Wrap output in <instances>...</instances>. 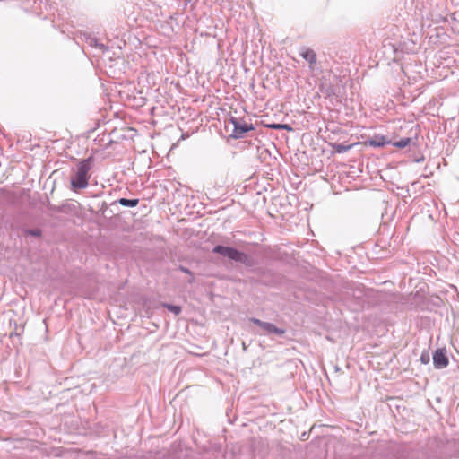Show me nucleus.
<instances>
[{"label":"nucleus","instance_id":"1","mask_svg":"<svg viewBox=\"0 0 459 459\" xmlns=\"http://www.w3.org/2000/svg\"><path fill=\"white\" fill-rule=\"evenodd\" d=\"M93 162V157L90 156L87 159L79 160L76 165L72 168L70 173V189L73 192L77 193L88 187Z\"/></svg>","mask_w":459,"mask_h":459},{"label":"nucleus","instance_id":"2","mask_svg":"<svg viewBox=\"0 0 459 459\" xmlns=\"http://www.w3.org/2000/svg\"><path fill=\"white\" fill-rule=\"evenodd\" d=\"M212 252L218 255H221L224 257H228L230 260L246 264L248 260V256L234 247H224L221 245H217L213 247Z\"/></svg>","mask_w":459,"mask_h":459},{"label":"nucleus","instance_id":"3","mask_svg":"<svg viewBox=\"0 0 459 459\" xmlns=\"http://www.w3.org/2000/svg\"><path fill=\"white\" fill-rule=\"evenodd\" d=\"M230 121L233 125L232 137L235 139L243 138L246 133L254 129L252 124L241 122L236 117H231Z\"/></svg>","mask_w":459,"mask_h":459},{"label":"nucleus","instance_id":"4","mask_svg":"<svg viewBox=\"0 0 459 459\" xmlns=\"http://www.w3.org/2000/svg\"><path fill=\"white\" fill-rule=\"evenodd\" d=\"M251 322L260 326L263 330V333L264 334H275V335H282L285 333L284 329L278 328L272 323L264 322L257 318H251Z\"/></svg>","mask_w":459,"mask_h":459},{"label":"nucleus","instance_id":"5","mask_svg":"<svg viewBox=\"0 0 459 459\" xmlns=\"http://www.w3.org/2000/svg\"><path fill=\"white\" fill-rule=\"evenodd\" d=\"M433 363L436 368H444L448 365V358L444 350H437L433 354Z\"/></svg>","mask_w":459,"mask_h":459},{"label":"nucleus","instance_id":"6","mask_svg":"<svg viewBox=\"0 0 459 459\" xmlns=\"http://www.w3.org/2000/svg\"><path fill=\"white\" fill-rule=\"evenodd\" d=\"M300 56L309 64V69L313 71L317 60L315 51L310 48H302Z\"/></svg>","mask_w":459,"mask_h":459},{"label":"nucleus","instance_id":"7","mask_svg":"<svg viewBox=\"0 0 459 459\" xmlns=\"http://www.w3.org/2000/svg\"><path fill=\"white\" fill-rule=\"evenodd\" d=\"M118 204L126 207H135L139 204L138 199H127V198H120L118 199Z\"/></svg>","mask_w":459,"mask_h":459},{"label":"nucleus","instance_id":"8","mask_svg":"<svg viewBox=\"0 0 459 459\" xmlns=\"http://www.w3.org/2000/svg\"><path fill=\"white\" fill-rule=\"evenodd\" d=\"M411 143V138L409 137H406V138H403L397 142H394L393 143L394 146L399 148V149H403L405 148L406 146H408Z\"/></svg>","mask_w":459,"mask_h":459},{"label":"nucleus","instance_id":"9","mask_svg":"<svg viewBox=\"0 0 459 459\" xmlns=\"http://www.w3.org/2000/svg\"><path fill=\"white\" fill-rule=\"evenodd\" d=\"M167 307L176 315H178L181 312V307L178 306L168 305Z\"/></svg>","mask_w":459,"mask_h":459},{"label":"nucleus","instance_id":"10","mask_svg":"<svg viewBox=\"0 0 459 459\" xmlns=\"http://www.w3.org/2000/svg\"><path fill=\"white\" fill-rule=\"evenodd\" d=\"M91 45H94V47H96L101 50L106 49L105 46L102 43H99L96 39H91Z\"/></svg>","mask_w":459,"mask_h":459},{"label":"nucleus","instance_id":"11","mask_svg":"<svg viewBox=\"0 0 459 459\" xmlns=\"http://www.w3.org/2000/svg\"><path fill=\"white\" fill-rule=\"evenodd\" d=\"M273 128H275V129H279V128H286L288 130H291V128L288 126V125H280V124H277V125H273L272 126Z\"/></svg>","mask_w":459,"mask_h":459},{"label":"nucleus","instance_id":"12","mask_svg":"<svg viewBox=\"0 0 459 459\" xmlns=\"http://www.w3.org/2000/svg\"><path fill=\"white\" fill-rule=\"evenodd\" d=\"M29 233L32 236H40V230H31L29 231Z\"/></svg>","mask_w":459,"mask_h":459},{"label":"nucleus","instance_id":"13","mask_svg":"<svg viewBox=\"0 0 459 459\" xmlns=\"http://www.w3.org/2000/svg\"><path fill=\"white\" fill-rule=\"evenodd\" d=\"M325 95H326L327 97H330V96H332L333 94H334L333 90L332 88H327V89L325 90Z\"/></svg>","mask_w":459,"mask_h":459},{"label":"nucleus","instance_id":"14","mask_svg":"<svg viewBox=\"0 0 459 459\" xmlns=\"http://www.w3.org/2000/svg\"><path fill=\"white\" fill-rule=\"evenodd\" d=\"M372 143L376 146H383L385 144L384 143H377V142H373Z\"/></svg>","mask_w":459,"mask_h":459},{"label":"nucleus","instance_id":"15","mask_svg":"<svg viewBox=\"0 0 459 459\" xmlns=\"http://www.w3.org/2000/svg\"><path fill=\"white\" fill-rule=\"evenodd\" d=\"M181 270L186 273H190V271L186 268L181 267Z\"/></svg>","mask_w":459,"mask_h":459}]
</instances>
